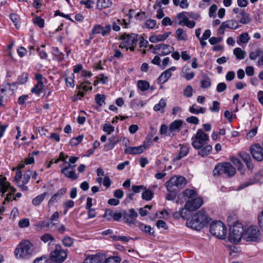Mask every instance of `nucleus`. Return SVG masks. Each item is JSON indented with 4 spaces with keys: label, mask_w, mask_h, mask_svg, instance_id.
I'll use <instances>...</instances> for the list:
<instances>
[{
    "label": "nucleus",
    "mask_w": 263,
    "mask_h": 263,
    "mask_svg": "<svg viewBox=\"0 0 263 263\" xmlns=\"http://www.w3.org/2000/svg\"><path fill=\"white\" fill-rule=\"evenodd\" d=\"M10 183L6 181V178L3 177L0 179V193L4 195L9 189Z\"/></svg>",
    "instance_id": "obj_28"
},
{
    "label": "nucleus",
    "mask_w": 263,
    "mask_h": 263,
    "mask_svg": "<svg viewBox=\"0 0 263 263\" xmlns=\"http://www.w3.org/2000/svg\"><path fill=\"white\" fill-rule=\"evenodd\" d=\"M210 220L205 211L202 209L194 214L191 220H187L186 224L187 227L199 231L207 226Z\"/></svg>",
    "instance_id": "obj_2"
},
{
    "label": "nucleus",
    "mask_w": 263,
    "mask_h": 263,
    "mask_svg": "<svg viewBox=\"0 0 263 263\" xmlns=\"http://www.w3.org/2000/svg\"><path fill=\"white\" fill-rule=\"evenodd\" d=\"M115 212L110 210V209H107L105 211V214L103 216V217L104 218H105L107 220H111V219H113V217H114V214Z\"/></svg>",
    "instance_id": "obj_64"
},
{
    "label": "nucleus",
    "mask_w": 263,
    "mask_h": 263,
    "mask_svg": "<svg viewBox=\"0 0 263 263\" xmlns=\"http://www.w3.org/2000/svg\"><path fill=\"white\" fill-rule=\"evenodd\" d=\"M176 17L179 20L178 24L181 26H183L185 22L187 21L189 16L187 12L183 11L177 14Z\"/></svg>",
    "instance_id": "obj_32"
},
{
    "label": "nucleus",
    "mask_w": 263,
    "mask_h": 263,
    "mask_svg": "<svg viewBox=\"0 0 263 263\" xmlns=\"http://www.w3.org/2000/svg\"><path fill=\"white\" fill-rule=\"evenodd\" d=\"M166 106L165 100L163 99H161L158 104H156L154 107V109L155 111H159L163 109Z\"/></svg>",
    "instance_id": "obj_47"
},
{
    "label": "nucleus",
    "mask_w": 263,
    "mask_h": 263,
    "mask_svg": "<svg viewBox=\"0 0 263 263\" xmlns=\"http://www.w3.org/2000/svg\"><path fill=\"white\" fill-rule=\"evenodd\" d=\"M83 138V135H80L76 138H72L70 141V145L72 146L77 145L82 141Z\"/></svg>",
    "instance_id": "obj_50"
},
{
    "label": "nucleus",
    "mask_w": 263,
    "mask_h": 263,
    "mask_svg": "<svg viewBox=\"0 0 263 263\" xmlns=\"http://www.w3.org/2000/svg\"><path fill=\"white\" fill-rule=\"evenodd\" d=\"M28 79V74L27 73H23L21 75L18 76L17 79V82L20 84L25 83Z\"/></svg>",
    "instance_id": "obj_54"
},
{
    "label": "nucleus",
    "mask_w": 263,
    "mask_h": 263,
    "mask_svg": "<svg viewBox=\"0 0 263 263\" xmlns=\"http://www.w3.org/2000/svg\"><path fill=\"white\" fill-rule=\"evenodd\" d=\"M210 231L219 239H224L226 237L227 228L221 221H213L210 225Z\"/></svg>",
    "instance_id": "obj_8"
},
{
    "label": "nucleus",
    "mask_w": 263,
    "mask_h": 263,
    "mask_svg": "<svg viewBox=\"0 0 263 263\" xmlns=\"http://www.w3.org/2000/svg\"><path fill=\"white\" fill-rule=\"evenodd\" d=\"M43 76L41 74L36 73L35 74V79L37 81V84L36 85L42 88H43L44 87V84L43 82Z\"/></svg>",
    "instance_id": "obj_49"
},
{
    "label": "nucleus",
    "mask_w": 263,
    "mask_h": 263,
    "mask_svg": "<svg viewBox=\"0 0 263 263\" xmlns=\"http://www.w3.org/2000/svg\"><path fill=\"white\" fill-rule=\"evenodd\" d=\"M203 204L201 198L197 197L192 200H188L185 204V207L193 211L199 209Z\"/></svg>",
    "instance_id": "obj_15"
},
{
    "label": "nucleus",
    "mask_w": 263,
    "mask_h": 263,
    "mask_svg": "<svg viewBox=\"0 0 263 263\" xmlns=\"http://www.w3.org/2000/svg\"><path fill=\"white\" fill-rule=\"evenodd\" d=\"M137 227L143 232L148 234L150 236H155V231L153 230V229L149 225L144 224L141 222H138L137 223Z\"/></svg>",
    "instance_id": "obj_24"
},
{
    "label": "nucleus",
    "mask_w": 263,
    "mask_h": 263,
    "mask_svg": "<svg viewBox=\"0 0 263 263\" xmlns=\"http://www.w3.org/2000/svg\"><path fill=\"white\" fill-rule=\"evenodd\" d=\"M238 27V23L236 21L233 20L223 22L220 25V29H225L226 28L236 29Z\"/></svg>",
    "instance_id": "obj_23"
},
{
    "label": "nucleus",
    "mask_w": 263,
    "mask_h": 263,
    "mask_svg": "<svg viewBox=\"0 0 263 263\" xmlns=\"http://www.w3.org/2000/svg\"><path fill=\"white\" fill-rule=\"evenodd\" d=\"M105 259L103 263H120L121 261V258L118 256H110L106 258L105 253L100 251V263L101 260Z\"/></svg>",
    "instance_id": "obj_17"
},
{
    "label": "nucleus",
    "mask_w": 263,
    "mask_h": 263,
    "mask_svg": "<svg viewBox=\"0 0 263 263\" xmlns=\"http://www.w3.org/2000/svg\"><path fill=\"white\" fill-rule=\"evenodd\" d=\"M63 245L67 247L71 246L73 243V239L70 237H65L62 240Z\"/></svg>",
    "instance_id": "obj_61"
},
{
    "label": "nucleus",
    "mask_w": 263,
    "mask_h": 263,
    "mask_svg": "<svg viewBox=\"0 0 263 263\" xmlns=\"http://www.w3.org/2000/svg\"><path fill=\"white\" fill-rule=\"evenodd\" d=\"M201 87L203 89L208 88L211 85V80L206 74L202 76V79L200 81Z\"/></svg>",
    "instance_id": "obj_29"
},
{
    "label": "nucleus",
    "mask_w": 263,
    "mask_h": 263,
    "mask_svg": "<svg viewBox=\"0 0 263 263\" xmlns=\"http://www.w3.org/2000/svg\"><path fill=\"white\" fill-rule=\"evenodd\" d=\"M244 228L241 223L236 222L230 228L229 239L231 242L237 243L243 237Z\"/></svg>",
    "instance_id": "obj_6"
},
{
    "label": "nucleus",
    "mask_w": 263,
    "mask_h": 263,
    "mask_svg": "<svg viewBox=\"0 0 263 263\" xmlns=\"http://www.w3.org/2000/svg\"><path fill=\"white\" fill-rule=\"evenodd\" d=\"M144 25L148 29H154L156 25V21L149 19L145 22Z\"/></svg>",
    "instance_id": "obj_59"
},
{
    "label": "nucleus",
    "mask_w": 263,
    "mask_h": 263,
    "mask_svg": "<svg viewBox=\"0 0 263 263\" xmlns=\"http://www.w3.org/2000/svg\"><path fill=\"white\" fill-rule=\"evenodd\" d=\"M250 37L248 33H242L239 36V41L241 43H247L249 42Z\"/></svg>",
    "instance_id": "obj_55"
},
{
    "label": "nucleus",
    "mask_w": 263,
    "mask_h": 263,
    "mask_svg": "<svg viewBox=\"0 0 263 263\" xmlns=\"http://www.w3.org/2000/svg\"><path fill=\"white\" fill-rule=\"evenodd\" d=\"M137 85L139 89L142 91H145L149 88V83L144 80H139Z\"/></svg>",
    "instance_id": "obj_38"
},
{
    "label": "nucleus",
    "mask_w": 263,
    "mask_h": 263,
    "mask_svg": "<svg viewBox=\"0 0 263 263\" xmlns=\"http://www.w3.org/2000/svg\"><path fill=\"white\" fill-rule=\"evenodd\" d=\"M67 192L66 188H62L57 191L50 199L48 201V204H51L53 203L57 202L59 199H60L61 196L65 194Z\"/></svg>",
    "instance_id": "obj_22"
},
{
    "label": "nucleus",
    "mask_w": 263,
    "mask_h": 263,
    "mask_svg": "<svg viewBox=\"0 0 263 263\" xmlns=\"http://www.w3.org/2000/svg\"><path fill=\"white\" fill-rule=\"evenodd\" d=\"M233 52L236 59L238 60L243 59L246 55V52L239 47L235 48Z\"/></svg>",
    "instance_id": "obj_36"
},
{
    "label": "nucleus",
    "mask_w": 263,
    "mask_h": 263,
    "mask_svg": "<svg viewBox=\"0 0 263 263\" xmlns=\"http://www.w3.org/2000/svg\"><path fill=\"white\" fill-rule=\"evenodd\" d=\"M172 75V72H169L168 70H165L158 77V83L160 84H164L171 78Z\"/></svg>",
    "instance_id": "obj_26"
},
{
    "label": "nucleus",
    "mask_w": 263,
    "mask_h": 263,
    "mask_svg": "<svg viewBox=\"0 0 263 263\" xmlns=\"http://www.w3.org/2000/svg\"><path fill=\"white\" fill-rule=\"evenodd\" d=\"M187 183L186 179L181 176H174L170 178L166 183L169 192H176L184 187Z\"/></svg>",
    "instance_id": "obj_5"
},
{
    "label": "nucleus",
    "mask_w": 263,
    "mask_h": 263,
    "mask_svg": "<svg viewBox=\"0 0 263 263\" xmlns=\"http://www.w3.org/2000/svg\"><path fill=\"white\" fill-rule=\"evenodd\" d=\"M183 124V121L181 120H176L172 122L168 127V132L171 134L178 133L181 129V128Z\"/></svg>",
    "instance_id": "obj_16"
},
{
    "label": "nucleus",
    "mask_w": 263,
    "mask_h": 263,
    "mask_svg": "<svg viewBox=\"0 0 263 263\" xmlns=\"http://www.w3.org/2000/svg\"><path fill=\"white\" fill-rule=\"evenodd\" d=\"M30 225V221L28 218H24L18 222V226L21 228H27Z\"/></svg>",
    "instance_id": "obj_63"
},
{
    "label": "nucleus",
    "mask_w": 263,
    "mask_h": 263,
    "mask_svg": "<svg viewBox=\"0 0 263 263\" xmlns=\"http://www.w3.org/2000/svg\"><path fill=\"white\" fill-rule=\"evenodd\" d=\"M31 175L32 172L31 171L28 170L27 171L26 173L24 174L21 182H23L24 184H27L29 182Z\"/></svg>",
    "instance_id": "obj_60"
},
{
    "label": "nucleus",
    "mask_w": 263,
    "mask_h": 263,
    "mask_svg": "<svg viewBox=\"0 0 263 263\" xmlns=\"http://www.w3.org/2000/svg\"><path fill=\"white\" fill-rule=\"evenodd\" d=\"M10 18L14 23L15 27L18 29L20 27L19 16L16 14L12 13L10 14Z\"/></svg>",
    "instance_id": "obj_43"
},
{
    "label": "nucleus",
    "mask_w": 263,
    "mask_h": 263,
    "mask_svg": "<svg viewBox=\"0 0 263 263\" xmlns=\"http://www.w3.org/2000/svg\"><path fill=\"white\" fill-rule=\"evenodd\" d=\"M120 139L115 137L109 139V142L105 145L104 148L106 151H109L114 148L115 145L120 141Z\"/></svg>",
    "instance_id": "obj_33"
},
{
    "label": "nucleus",
    "mask_w": 263,
    "mask_h": 263,
    "mask_svg": "<svg viewBox=\"0 0 263 263\" xmlns=\"http://www.w3.org/2000/svg\"><path fill=\"white\" fill-rule=\"evenodd\" d=\"M183 194L188 198H193L196 196L197 193L194 190L187 189L183 192Z\"/></svg>",
    "instance_id": "obj_48"
},
{
    "label": "nucleus",
    "mask_w": 263,
    "mask_h": 263,
    "mask_svg": "<svg viewBox=\"0 0 263 263\" xmlns=\"http://www.w3.org/2000/svg\"><path fill=\"white\" fill-rule=\"evenodd\" d=\"M111 30V26L110 25H107L104 27L100 25V33L103 36L107 35Z\"/></svg>",
    "instance_id": "obj_45"
},
{
    "label": "nucleus",
    "mask_w": 263,
    "mask_h": 263,
    "mask_svg": "<svg viewBox=\"0 0 263 263\" xmlns=\"http://www.w3.org/2000/svg\"><path fill=\"white\" fill-rule=\"evenodd\" d=\"M138 214L134 209H129L128 211L123 210V220L124 222L129 226L137 223V217Z\"/></svg>",
    "instance_id": "obj_11"
},
{
    "label": "nucleus",
    "mask_w": 263,
    "mask_h": 263,
    "mask_svg": "<svg viewBox=\"0 0 263 263\" xmlns=\"http://www.w3.org/2000/svg\"><path fill=\"white\" fill-rule=\"evenodd\" d=\"M46 195L47 193L45 192L43 194L37 195L32 199V204L35 206L40 205L45 199Z\"/></svg>",
    "instance_id": "obj_30"
},
{
    "label": "nucleus",
    "mask_w": 263,
    "mask_h": 263,
    "mask_svg": "<svg viewBox=\"0 0 263 263\" xmlns=\"http://www.w3.org/2000/svg\"><path fill=\"white\" fill-rule=\"evenodd\" d=\"M209 140L208 135L204 133L202 129H198L195 136L192 138V145L195 149H199L206 145Z\"/></svg>",
    "instance_id": "obj_7"
},
{
    "label": "nucleus",
    "mask_w": 263,
    "mask_h": 263,
    "mask_svg": "<svg viewBox=\"0 0 263 263\" xmlns=\"http://www.w3.org/2000/svg\"><path fill=\"white\" fill-rule=\"evenodd\" d=\"M177 39L178 41L185 40L187 37L185 31L182 28H178L176 31Z\"/></svg>",
    "instance_id": "obj_40"
},
{
    "label": "nucleus",
    "mask_w": 263,
    "mask_h": 263,
    "mask_svg": "<svg viewBox=\"0 0 263 263\" xmlns=\"http://www.w3.org/2000/svg\"><path fill=\"white\" fill-rule=\"evenodd\" d=\"M12 86L15 87V84H9L8 86L4 88L0 87V108L5 106L4 103L8 100V95L10 92V87Z\"/></svg>",
    "instance_id": "obj_13"
},
{
    "label": "nucleus",
    "mask_w": 263,
    "mask_h": 263,
    "mask_svg": "<svg viewBox=\"0 0 263 263\" xmlns=\"http://www.w3.org/2000/svg\"><path fill=\"white\" fill-rule=\"evenodd\" d=\"M59 213L58 212H55L50 218V220L53 225H55L59 222Z\"/></svg>",
    "instance_id": "obj_58"
},
{
    "label": "nucleus",
    "mask_w": 263,
    "mask_h": 263,
    "mask_svg": "<svg viewBox=\"0 0 263 263\" xmlns=\"http://www.w3.org/2000/svg\"><path fill=\"white\" fill-rule=\"evenodd\" d=\"M160 133L162 135H166L170 136L171 135V133L168 132V126L164 124H163L161 125Z\"/></svg>",
    "instance_id": "obj_56"
},
{
    "label": "nucleus",
    "mask_w": 263,
    "mask_h": 263,
    "mask_svg": "<svg viewBox=\"0 0 263 263\" xmlns=\"http://www.w3.org/2000/svg\"><path fill=\"white\" fill-rule=\"evenodd\" d=\"M260 236L259 229L256 226H251L245 230L243 239L247 242H257L259 240Z\"/></svg>",
    "instance_id": "obj_9"
},
{
    "label": "nucleus",
    "mask_w": 263,
    "mask_h": 263,
    "mask_svg": "<svg viewBox=\"0 0 263 263\" xmlns=\"http://www.w3.org/2000/svg\"><path fill=\"white\" fill-rule=\"evenodd\" d=\"M263 182V171H260L257 173L253 179H250L246 182L241 183L237 187L238 190H241L249 185H252L256 183Z\"/></svg>",
    "instance_id": "obj_12"
},
{
    "label": "nucleus",
    "mask_w": 263,
    "mask_h": 263,
    "mask_svg": "<svg viewBox=\"0 0 263 263\" xmlns=\"http://www.w3.org/2000/svg\"><path fill=\"white\" fill-rule=\"evenodd\" d=\"M200 149L198 154L202 157H205L211 153L212 146L210 145H205Z\"/></svg>",
    "instance_id": "obj_31"
},
{
    "label": "nucleus",
    "mask_w": 263,
    "mask_h": 263,
    "mask_svg": "<svg viewBox=\"0 0 263 263\" xmlns=\"http://www.w3.org/2000/svg\"><path fill=\"white\" fill-rule=\"evenodd\" d=\"M115 127L112 126L110 123H105L103 126V130L107 134H110L114 131Z\"/></svg>",
    "instance_id": "obj_53"
},
{
    "label": "nucleus",
    "mask_w": 263,
    "mask_h": 263,
    "mask_svg": "<svg viewBox=\"0 0 263 263\" xmlns=\"http://www.w3.org/2000/svg\"><path fill=\"white\" fill-rule=\"evenodd\" d=\"M67 256L66 251L63 250L61 246H56L54 251L50 253V260L53 263H62Z\"/></svg>",
    "instance_id": "obj_10"
},
{
    "label": "nucleus",
    "mask_w": 263,
    "mask_h": 263,
    "mask_svg": "<svg viewBox=\"0 0 263 263\" xmlns=\"http://www.w3.org/2000/svg\"><path fill=\"white\" fill-rule=\"evenodd\" d=\"M183 95L186 97H191L193 95V88L191 85H187L183 90Z\"/></svg>",
    "instance_id": "obj_62"
},
{
    "label": "nucleus",
    "mask_w": 263,
    "mask_h": 263,
    "mask_svg": "<svg viewBox=\"0 0 263 263\" xmlns=\"http://www.w3.org/2000/svg\"><path fill=\"white\" fill-rule=\"evenodd\" d=\"M83 263H99L98 254L88 255Z\"/></svg>",
    "instance_id": "obj_35"
},
{
    "label": "nucleus",
    "mask_w": 263,
    "mask_h": 263,
    "mask_svg": "<svg viewBox=\"0 0 263 263\" xmlns=\"http://www.w3.org/2000/svg\"><path fill=\"white\" fill-rule=\"evenodd\" d=\"M142 193V198L146 201L151 200L154 196V193L151 190L146 189Z\"/></svg>",
    "instance_id": "obj_37"
},
{
    "label": "nucleus",
    "mask_w": 263,
    "mask_h": 263,
    "mask_svg": "<svg viewBox=\"0 0 263 263\" xmlns=\"http://www.w3.org/2000/svg\"><path fill=\"white\" fill-rule=\"evenodd\" d=\"M192 211H193L188 210L184 206V208L180 209L181 217L184 220H186V221L189 220L190 212Z\"/></svg>",
    "instance_id": "obj_46"
},
{
    "label": "nucleus",
    "mask_w": 263,
    "mask_h": 263,
    "mask_svg": "<svg viewBox=\"0 0 263 263\" xmlns=\"http://www.w3.org/2000/svg\"><path fill=\"white\" fill-rule=\"evenodd\" d=\"M174 47H171L169 45L163 44L161 53H159L160 56H164L167 55L173 51Z\"/></svg>",
    "instance_id": "obj_34"
},
{
    "label": "nucleus",
    "mask_w": 263,
    "mask_h": 263,
    "mask_svg": "<svg viewBox=\"0 0 263 263\" xmlns=\"http://www.w3.org/2000/svg\"><path fill=\"white\" fill-rule=\"evenodd\" d=\"M263 51L258 48L254 51H252L249 54V58L252 60H255L257 57H259L262 54Z\"/></svg>",
    "instance_id": "obj_41"
},
{
    "label": "nucleus",
    "mask_w": 263,
    "mask_h": 263,
    "mask_svg": "<svg viewBox=\"0 0 263 263\" xmlns=\"http://www.w3.org/2000/svg\"><path fill=\"white\" fill-rule=\"evenodd\" d=\"M14 255L18 259H29L36 254L33 245L28 240H22L15 249Z\"/></svg>",
    "instance_id": "obj_1"
},
{
    "label": "nucleus",
    "mask_w": 263,
    "mask_h": 263,
    "mask_svg": "<svg viewBox=\"0 0 263 263\" xmlns=\"http://www.w3.org/2000/svg\"><path fill=\"white\" fill-rule=\"evenodd\" d=\"M213 173L214 176L224 175L231 177L235 174L236 169L229 162L219 163L215 165Z\"/></svg>",
    "instance_id": "obj_4"
},
{
    "label": "nucleus",
    "mask_w": 263,
    "mask_h": 263,
    "mask_svg": "<svg viewBox=\"0 0 263 263\" xmlns=\"http://www.w3.org/2000/svg\"><path fill=\"white\" fill-rule=\"evenodd\" d=\"M231 161L238 167V171H241L243 167V164L241 162L240 160L235 157H232L231 158Z\"/></svg>",
    "instance_id": "obj_51"
},
{
    "label": "nucleus",
    "mask_w": 263,
    "mask_h": 263,
    "mask_svg": "<svg viewBox=\"0 0 263 263\" xmlns=\"http://www.w3.org/2000/svg\"><path fill=\"white\" fill-rule=\"evenodd\" d=\"M144 146L140 145L136 147H128L124 150L126 154L138 155L142 153L145 151Z\"/></svg>",
    "instance_id": "obj_19"
},
{
    "label": "nucleus",
    "mask_w": 263,
    "mask_h": 263,
    "mask_svg": "<svg viewBox=\"0 0 263 263\" xmlns=\"http://www.w3.org/2000/svg\"><path fill=\"white\" fill-rule=\"evenodd\" d=\"M140 35L136 33L127 34L126 33L122 34L119 40L122 42L119 45V47L126 50L129 49L131 51H134L135 47L138 43Z\"/></svg>",
    "instance_id": "obj_3"
},
{
    "label": "nucleus",
    "mask_w": 263,
    "mask_h": 263,
    "mask_svg": "<svg viewBox=\"0 0 263 263\" xmlns=\"http://www.w3.org/2000/svg\"><path fill=\"white\" fill-rule=\"evenodd\" d=\"M61 173L63 174L66 178L71 179L72 180H77L79 177V176L76 173L74 168L68 170V171H66V169L61 170Z\"/></svg>",
    "instance_id": "obj_25"
},
{
    "label": "nucleus",
    "mask_w": 263,
    "mask_h": 263,
    "mask_svg": "<svg viewBox=\"0 0 263 263\" xmlns=\"http://www.w3.org/2000/svg\"><path fill=\"white\" fill-rule=\"evenodd\" d=\"M190 70V68L189 65L185 64L182 68L181 72V76L184 77L187 81L193 79L195 77V73L193 71L189 72Z\"/></svg>",
    "instance_id": "obj_20"
},
{
    "label": "nucleus",
    "mask_w": 263,
    "mask_h": 263,
    "mask_svg": "<svg viewBox=\"0 0 263 263\" xmlns=\"http://www.w3.org/2000/svg\"><path fill=\"white\" fill-rule=\"evenodd\" d=\"M50 223L45 221H41L35 223V227L39 229H43L45 228H49Z\"/></svg>",
    "instance_id": "obj_52"
},
{
    "label": "nucleus",
    "mask_w": 263,
    "mask_h": 263,
    "mask_svg": "<svg viewBox=\"0 0 263 263\" xmlns=\"http://www.w3.org/2000/svg\"><path fill=\"white\" fill-rule=\"evenodd\" d=\"M171 34V32H167L162 34L153 35L150 36L149 40L152 43H157L166 40Z\"/></svg>",
    "instance_id": "obj_21"
},
{
    "label": "nucleus",
    "mask_w": 263,
    "mask_h": 263,
    "mask_svg": "<svg viewBox=\"0 0 263 263\" xmlns=\"http://www.w3.org/2000/svg\"><path fill=\"white\" fill-rule=\"evenodd\" d=\"M238 155L246 163L248 169L252 170L253 168L254 164L252 163L251 157L248 153L241 152L238 153Z\"/></svg>",
    "instance_id": "obj_18"
},
{
    "label": "nucleus",
    "mask_w": 263,
    "mask_h": 263,
    "mask_svg": "<svg viewBox=\"0 0 263 263\" xmlns=\"http://www.w3.org/2000/svg\"><path fill=\"white\" fill-rule=\"evenodd\" d=\"M74 78L75 77L73 73H71L69 76L66 77L65 80L66 82V86L68 87L73 88L75 85L74 82Z\"/></svg>",
    "instance_id": "obj_42"
},
{
    "label": "nucleus",
    "mask_w": 263,
    "mask_h": 263,
    "mask_svg": "<svg viewBox=\"0 0 263 263\" xmlns=\"http://www.w3.org/2000/svg\"><path fill=\"white\" fill-rule=\"evenodd\" d=\"M189 152V148L186 145H181L180 151L178 155L174 159V160L178 161L186 156Z\"/></svg>",
    "instance_id": "obj_27"
},
{
    "label": "nucleus",
    "mask_w": 263,
    "mask_h": 263,
    "mask_svg": "<svg viewBox=\"0 0 263 263\" xmlns=\"http://www.w3.org/2000/svg\"><path fill=\"white\" fill-rule=\"evenodd\" d=\"M240 14L242 18L240 21V22L242 24H249L251 21V19L249 16V14L246 13L243 10H242L240 12Z\"/></svg>",
    "instance_id": "obj_39"
},
{
    "label": "nucleus",
    "mask_w": 263,
    "mask_h": 263,
    "mask_svg": "<svg viewBox=\"0 0 263 263\" xmlns=\"http://www.w3.org/2000/svg\"><path fill=\"white\" fill-rule=\"evenodd\" d=\"M98 33H99V25H96L94 26L91 31V35L89 39L85 41V44L88 45L89 44L90 40L93 39L92 35Z\"/></svg>",
    "instance_id": "obj_57"
},
{
    "label": "nucleus",
    "mask_w": 263,
    "mask_h": 263,
    "mask_svg": "<svg viewBox=\"0 0 263 263\" xmlns=\"http://www.w3.org/2000/svg\"><path fill=\"white\" fill-rule=\"evenodd\" d=\"M41 239L45 243L48 242L49 243L55 240L54 238L49 233H46L42 235L41 237Z\"/></svg>",
    "instance_id": "obj_44"
},
{
    "label": "nucleus",
    "mask_w": 263,
    "mask_h": 263,
    "mask_svg": "<svg viewBox=\"0 0 263 263\" xmlns=\"http://www.w3.org/2000/svg\"><path fill=\"white\" fill-rule=\"evenodd\" d=\"M250 153L253 158L258 161L263 160V149L259 144H255L251 146Z\"/></svg>",
    "instance_id": "obj_14"
}]
</instances>
